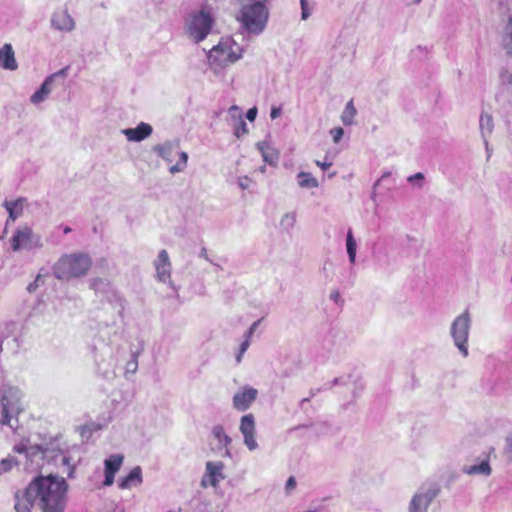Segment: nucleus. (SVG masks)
I'll list each match as a JSON object with an SVG mask.
<instances>
[{"mask_svg": "<svg viewBox=\"0 0 512 512\" xmlns=\"http://www.w3.org/2000/svg\"><path fill=\"white\" fill-rule=\"evenodd\" d=\"M69 484L58 475H39L26 488L14 494L16 512H31L37 507L41 512H64L68 501Z\"/></svg>", "mask_w": 512, "mask_h": 512, "instance_id": "nucleus-1", "label": "nucleus"}, {"mask_svg": "<svg viewBox=\"0 0 512 512\" xmlns=\"http://www.w3.org/2000/svg\"><path fill=\"white\" fill-rule=\"evenodd\" d=\"M92 260L85 253H70L62 255L53 265L52 272L58 280L80 278L89 272Z\"/></svg>", "mask_w": 512, "mask_h": 512, "instance_id": "nucleus-2", "label": "nucleus"}, {"mask_svg": "<svg viewBox=\"0 0 512 512\" xmlns=\"http://www.w3.org/2000/svg\"><path fill=\"white\" fill-rule=\"evenodd\" d=\"M269 9L265 4L243 3L237 15V20L250 34L259 35L268 23Z\"/></svg>", "mask_w": 512, "mask_h": 512, "instance_id": "nucleus-3", "label": "nucleus"}, {"mask_svg": "<svg viewBox=\"0 0 512 512\" xmlns=\"http://www.w3.org/2000/svg\"><path fill=\"white\" fill-rule=\"evenodd\" d=\"M22 398L23 393L16 386L3 385L0 388V403L2 413L0 423L2 425H8L9 427L14 428L12 421L15 420V423H17V417L23 411Z\"/></svg>", "mask_w": 512, "mask_h": 512, "instance_id": "nucleus-4", "label": "nucleus"}, {"mask_svg": "<svg viewBox=\"0 0 512 512\" xmlns=\"http://www.w3.org/2000/svg\"><path fill=\"white\" fill-rule=\"evenodd\" d=\"M243 48L231 37H225L208 52L211 66L226 67L242 58Z\"/></svg>", "mask_w": 512, "mask_h": 512, "instance_id": "nucleus-5", "label": "nucleus"}, {"mask_svg": "<svg viewBox=\"0 0 512 512\" xmlns=\"http://www.w3.org/2000/svg\"><path fill=\"white\" fill-rule=\"evenodd\" d=\"M215 17L208 10L192 12L185 20V32L195 43L203 41L211 32Z\"/></svg>", "mask_w": 512, "mask_h": 512, "instance_id": "nucleus-6", "label": "nucleus"}, {"mask_svg": "<svg viewBox=\"0 0 512 512\" xmlns=\"http://www.w3.org/2000/svg\"><path fill=\"white\" fill-rule=\"evenodd\" d=\"M471 329V314L468 309H465L458 315L450 326V335L453 339L454 345L458 348L460 353L467 357L468 352V338Z\"/></svg>", "mask_w": 512, "mask_h": 512, "instance_id": "nucleus-7", "label": "nucleus"}, {"mask_svg": "<svg viewBox=\"0 0 512 512\" xmlns=\"http://www.w3.org/2000/svg\"><path fill=\"white\" fill-rule=\"evenodd\" d=\"M156 152L166 162H172L176 155H179V161L169 168L171 174H176L185 170L188 161V154L179 151V141H167L153 147Z\"/></svg>", "mask_w": 512, "mask_h": 512, "instance_id": "nucleus-8", "label": "nucleus"}, {"mask_svg": "<svg viewBox=\"0 0 512 512\" xmlns=\"http://www.w3.org/2000/svg\"><path fill=\"white\" fill-rule=\"evenodd\" d=\"M10 243L12 250L15 252L20 250L30 251L43 247L41 236L34 233L28 226L17 229L13 234Z\"/></svg>", "mask_w": 512, "mask_h": 512, "instance_id": "nucleus-9", "label": "nucleus"}, {"mask_svg": "<svg viewBox=\"0 0 512 512\" xmlns=\"http://www.w3.org/2000/svg\"><path fill=\"white\" fill-rule=\"evenodd\" d=\"M239 430L243 435L244 444L250 451L258 448L256 435V423L253 414H246L240 419Z\"/></svg>", "mask_w": 512, "mask_h": 512, "instance_id": "nucleus-10", "label": "nucleus"}, {"mask_svg": "<svg viewBox=\"0 0 512 512\" xmlns=\"http://www.w3.org/2000/svg\"><path fill=\"white\" fill-rule=\"evenodd\" d=\"M438 494V489L430 488L419 491L412 497L408 511L409 512H427L430 504Z\"/></svg>", "mask_w": 512, "mask_h": 512, "instance_id": "nucleus-11", "label": "nucleus"}, {"mask_svg": "<svg viewBox=\"0 0 512 512\" xmlns=\"http://www.w3.org/2000/svg\"><path fill=\"white\" fill-rule=\"evenodd\" d=\"M154 267L156 270V278L162 283H168L173 289H175L173 282L171 281V262L169 259L168 252L162 249L154 261Z\"/></svg>", "mask_w": 512, "mask_h": 512, "instance_id": "nucleus-12", "label": "nucleus"}, {"mask_svg": "<svg viewBox=\"0 0 512 512\" xmlns=\"http://www.w3.org/2000/svg\"><path fill=\"white\" fill-rule=\"evenodd\" d=\"M223 470L224 464L221 461H208L206 463L205 473L201 480V485L203 487H207L208 485L216 487L218 483L225 478Z\"/></svg>", "mask_w": 512, "mask_h": 512, "instance_id": "nucleus-13", "label": "nucleus"}, {"mask_svg": "<svg viewBox=\"0 0 512 512\" xmlns=\"http://www.w3.org/2000/svg\"><path fill=\"white\" fill-rule=\"evenodd\" d=\"M258 396L257 389L251 386H245L237 391L233 396V407L237 411H246L250 408L252 403L256 400Z\"/></svg>", "mask_w": 512, "mask_h": 512, "instance_id": "nucleus-14", "label": "nucleus"}, {"mask_svg": "<svg viewBox=\"0 0 512 512\" xmlns=\"http://www.w3.org/2000/svg\"><path fill=\"white\" fill-rule=\"evenodd\" d=\"M65 71H66V69H62V70L50 75L49 77H47L44 80V82L41 84L40 88L31 95L30 101L33 104H39V103L43 102L44 100H46V98L52 91V84L54 82V79L58 75H65Z\"/></svg>", "mask_w": 512, "mask_h": 512, "instance_id": "nucleus-15", "label": "nucleus"}, {"mask_svg": "<svg viewBox=\"0 0 512 512\" xmlns=\"http://www.w3.org/2000/svg\"><path fill=\"white\" fill-rule=\"evenodd\" d=\"M51 25L59 31L70 32L75 27V22L66 9L56 11L51 17Z\"/></svg>", "mask_w": 512, "mask_h": 512, "instance_id": "nucleus-16", "label": "nucleus"}, {"mask_svg": "<svg viewBox=\"0 0 512 512\" xmlns=\"http://www.w3.org/2000/svg\"><path fill=\"white\" fill-rule=\"evenodd\" d=\"M152 126L148 123L141 122L136 128H128L123 130V134L129 141L140 142L152 134Z\"/></svg>", "mask_w": 512, "mask_h": 512, "instance_id": "nucleus-17", "label": "nucleus"}, {"mask_svg": "<svg viewBox=\"0 0 512 512\" xmlns=\"http://www.w3.org/2000/svg\"><path fill=\"white\" fill-rule=\"evenodd\" d=\"M479 129L486 151L489 152L488 138L491 136L494 130V121L490 113L484 111L481 113L479 119Z\"/></svg>", "mask_w": 512, "mask_h": 512, "instance_id": "nucleus-18", "label": "nucleus"}, {"mask_svg": "<svg viewBox=\"0 0 512 512\" xmlns=\"http://www.w3.org/2000/svg\"><path fill=\"white\" fill-rule=\"evenodd\" d=\"M462 472L466 475H483L485 477L490 476L492 473V468L490 466L489 455L483 458L479 463L464 465Z\"/></svg>", "mask_w": 512, "mask_h": 512, "instance_id": "nucleus-19", "label": "nucleus"}, {"mask_svg": "<svg viewBox=\"0 0 512 512\" xmlns=\"http://www.w3.org/2000/svg\"><path fill=\"white\" fill-rule=\"evenodd\" d=\"M0 66L10 71H14L18 68V63L11 44H4L2 48H0Z\"/></svg>", "mask_w": 512, "mask_h": 512, "instance_id": "nucleus-20", "label": "nucleus"}, {"mask_svg": "<svg viewBox=\"0 0 512 512\" xmlns=\"http://www.w3.org/2000/svg\"><path fill=\"white\" fill-rule=\"evenodd\" d=\"M142 481V469L141 467L136 466L119 482V488L130 489L132 487H137L142 483Z\"/></svg>", "mask_w": 512, "mask_h": 512, "instance_id": "nucleus-21", "label": "nucleus"}, {"mask_svg": "<svg viewBox=\"0 0 512 512\" xmlns=\"http://www.w3.org/2000/svg\"><path fill=\"white\" fill-rule=\"evenodd\" d=\"M99 372L106 378L113 377L115 375V369L117 361L112 354L108 355L107 359H100L97 361Z\"/></svg>", "mask_w": 512, "mask_h": 512, "instance_id": "nucleus-22", "label": "nucleus"}, {"mask_svg": "<svg viewBox=\"0 0 512 512\" xmlns=\"http://www.w3.org/2000/svg\"><path fill=\"white\" fill-rule=\"evenodd\" d=\"M257 149L260 151L263 160L268 164H274L279 157L278 152L273 149L268 142L261 141L256 144Z\"/></svg>", "mask_w": 512, "mask_h": 512, "instance_id": "nucleus-23", "label": "nucleus"}, {"mask_svg": "<svg viewBox=\"0 0 512 512\" xmlns=\"http://www.w3.org/2000/svg\"><path fill=\"white\" fill-rule=\"evenodd\" d=\"M24 202H25V199L18 198L15 201H5L3 203V206L6 208V210L9 213V220L15 221L22 215Z\"/></svg>", "mask_w": 512, "mask_h": 512, "instance_id": "nucleus-24", "label": "nucleus"}, {"mask_svg": "<svg viewBox=\"0 0 512 512\" xmlns=\"http://www.w3.org/2000/svg\"><path fill=\"white\" fill-rule=\"evenodd\" d=\"M298 185L301 188H317L319 186L318 180L308 172H300L297 175Z\"/></svg>", "mask_w": 512, "mask_h": 512, "instance_id": "nucleus-25", "label": "nucleus"}, {"mask_svg": "<svg viewBox=\"0 0 512 512\" xmlns=\"http://www.w3.org/2000/svg\"><path fill=\"white\" fill-rule=\"evenodd\" d=\"M346 250L351 264H355L357 243L351 230H348L346 236Z\"/></svg>", "mask_w": 512, "mask_h": 512, "instance_id": "nucleus-26", "label": "nucleus"}, {"mask_svg": "<svg viewBox=\"0 0 512 512\" xmlns=\"http://www.w3.org/2000/svg\"><path fill=\"white\" fill-rule=\"evenodd\" d=\"M212 435L219 442V444L224 447H227L232 441V439L226 434L222 425L213 426Z\"/></svg>", "mask_w": 512, "mask_h": 512, "instance_id": "nucleus-27", "label": "nucleus"}, {"mask_svg": "<svg viewBox=\"0 0 512 512\" xmlns=\"http://www.w3.org/2000/svg\"><path fill=\"white\" fill-rule=\"evenodd\" d=\"M123 459L124 457L120 454L111 455L105 460V470L116 473L120 469Z\"/></svg>", "mask_w": 512, "mask_h": 512, "instance_id": "nucleus-28", "label": "nucleus"}, {"mask_svg": "<svg viewBox=\"0 0 512 512\" xmlns=\"http://www.w3.org/2000/svg\"><path fill=\"white\" fill-rule=\"evenodd\" d=\"M356 115V108L354 107L353 101L350 100L347 102L345 109L341 115V120L344 125L353 124L354 117Z\"/></svg>", "mask_w": 512, "mask_h": 512, "instance_id": "nucleus-29", "label": "nucleus"}, {"mask_svg": "<svg viewBox=\"0 0 512 512\" xmlns=\"http://www.w3.org/2000/svg\"><path fill=\"white\" fill-rule=\"evenodd\" d=\"M504 47L508 53L512 54V16L509 17L503 39Z\"/></svg>", "mask_w": 512, "mask_h": 512, "instance_id": "nucleus-30", "label": "nucleus"}, {"mask_svg": "<svg viewBox=\"0 0 512 512\" xmlns=\"http://www.w3.org/2000/svg\"><path fill=\"white\" fill-rule=\"evenodd\" d=\"M296 223V215L294 213H285L281 220H280V226L286 230L289 231L294 227Z\"/></svg>", "mask_w": 512, "mask_h": 512, "instance_id": "nucleus-31", "label": "nucleus"}, {"mask_svg": "<svg viewBox=\"0 0 512 512\" xmlns=\"http://www.w3.org/2000/svg\"><path fill=\"white\" fill-rule=\"evenodd\" d=\"M101 428H102L101 425L98 423H95V422L87 423L81 427V436L83 438L84 437L88 438L93 432H96V431L100 430Z\"/></svg>", "mask_w": 512, "mask_h": 512, "instance_id": "nucleus-32", "label": "nucleus"}, {"mask_svg": "<svg viewBox=\"0 0 512 512\" xmlns=\"http://www.w3.org/2000/svg\"><path fill=\"white\" fill-rule=\"evenodd\" d=\"M233 126H234V135L237 138H240L249 132L247 124L244 121V119H242L236 123H233Z\"/></svg>", "mask_w": 512, "mask_h": 512, "instance_id": "nucleus-33", "label": "nucleus"}, {"mask_svg": "<svg viewBox=\"0 0 512 512\" xmlns=\"http://www.w3.org/2000/svg\"><path fill=\"white\" fill-rule=\"evenodd\" d=\"M137 369H138L137 355L133 354L131 359L129 361H127V363L125 365V374H126V376L128 374H131V375L135 374Z\"/></svg>", "mask_w": 512, "mask_h": 512, "instance_id": "nucleus-34", "label": "nucleus"}, {"mask_svg": "<svg viewBox=\"0 0 512 512\" xmlns=\"http://www.w3.org/2000/svg\"><path fill=\"white\" fill-rule=\"evenodd\" d=\"M503 455L505 456L509 463H512V437H507L505 439Z\"/></svg>", "mask_w": 512, "mask_h": 512, "instance_id": "nucleus-35", "label": "nucleus"}, {"mask_svg": "<svg viewBox=\"0 0 512 512\" xmlns=\"http://www.w3.org/2000/svg\"><path fill=\"white\" fill-rule=\"evenodd\" d=\"M228 113L234 123L243 119L241 109L236 105L231 106Z\"/></svg>", "mask_w": 512, "mask_h": 512, "instance_id": "nucleus-36", "label": "nucleus"}, {"mask_svg": "<svg viewBox=\"0 0 512 512\" xmlns=\"http://www.w3.org/2000/svg\"><path fill=\"white\" fill-rule=\"evenodd\" d=\"M15 464L16 462L13 459H3L0 462V475L10 471Z\"/></svg>", "mask_w": 512, "mask_h": 512, "instance_id": "nucleus-37", "label": "nucleus"}, {"mask_svg": "<svg viewBox=\"0 0 512 512\" xmlns=\"http://www.w3.org/2000/svg\"><path fill=\"white\" fill-rule=\"evenodd\" d=\"M330 134L333 138V141L335 143H338L341 140V138L343 137L344 130L341 127H336L330 131Z\"/></svg>", "mask_w": 512, "mask_h": 512, "instance_id": "nucleus-38", "label": "nucleus"}, {"mask_svg": "<svg viewBox=\"0 0 512 512\" xmlns=\"http://www.w3.org/2000/svg\"><path fill=\"white\" fill-rule=\"evenodd\" d=\"M61 457V462L63 465L67 466L68 467V471H67V476L69 478H72L73 477V474H74V466H72L70 464V460L67 456L65 455H60Z\"/></svg>", "mask_w": 512, "mask_h": 512, "instance_id": "nucleus-39", "label": "nucleus"}, {"mask_svg": "<svg viewBox=\"0 0 512 512\" xmlns=\"http://www.w3.org/2000/svg\"><path fill=\"white\" fill-rule=\"evenodd\" d=\"M300 4H301V10H302L301 18H302V20H306V19H308V17L311 14L310 9L308 7L307 0H300Z\"/></svg>", "mask_w": 512, "mask_h": 512, "instance_id": "nucleus-40", "label": "nucleus"}, {"mask_svg": "<svg viewBox=\"0 0 512 512\" xmlns=\"http://www.w3.org/2000/svg\"><path fill=\"white\" fill-rule=\"evenodd\" d=\"M252 180L248 176H242L238 178V186L242 190H246L250 187Z\"/></svg>", "mask_w": 512, "mask_h": 512, "instance_id": "nucleus-41", "label": "nucleus"}, {"mask_svg": "<svg viewBox=\"0 0 512 512\" xmlns=\"http://www.w3.org/2000/svg\"><path fill=\"white\" fill-rule=\"evenodd\" d=\"M424 180V174L421 173V172H418L414 175H411L407 178V181L409 183H415V182H419V186L421 187L422 186V181Z\"/></svg>", "mask_w": 512, "mask_h": 512, "instance_id": "nucleus-42", "label": "nucleus"}, {"mask_svg": "<svg viewBox=\"0 0 512 512\" xmlns=\"http://www.w3.org/2000/svg\"><path fill=\"white\" fill-rule=\"evenodd\" d=\"M14 451L17 453H24L27 457H30V452L28 449V444L22 442L14 447Z\"/></svg>", "mask_w": 512, "mask_h": 512, "instance_id": "nucleus-43", "label": "nucleus"}, {"mask_svg": "<svg viewBox=\"0 0 512 512\" xmlns=\"http://www.w3.org/2000/svg\"><path fill=\"white\" fill-rule=\"evenodd\" d=\"M296 487V480L293 476L289 477L285 484V490L290 493Z\"/></svg>", "mask_w": 512, "mask_h": 512, "instance_id": "nucleus-44", "label": "nucleus"}, {"mask_svg": "<svg viewBox=\"0 0 512 512\" xmlns=\"http://www.w3.org/2000/svg\"><path fill=\"white\" fill-rule=\"evenodd\" d=\"M115 474L116 473H114V472H109V471L105 470V480H104L105 486H111L113 484Z\"/></svg>", "mask_w": 512, "mask_h": 512, "instance_id": "nucleus-45", "label": "nucleus"}, {"mask_svg": "<svg viewBox=\"0 0 512 512\" xmlns=\"http://www.w3.org/2000/svg\"><path fill=\"white\" fill-rule=\"evenodd\" d=\"M500 77L504 83L512 84V73L511 72H509L507 70L502 71L500 74Z\"/></svg>", "mask_w": 512, "mask_h": 512, "instance_id": "nucleus-46", "label": "nucleus"}, {"mask_svg": "<svg viewBox=\"0 0 512 512\" xmlns=\"http://www.w3.org/2000/svg\"><path fill=\"white\" fill-rule=\"evenodd\" d=\"M282 114V109L280 107L273 106L271 108L270 117L271 119H277Z\"/></svg>", "mask_w": 512, "mask_h": 512, "instance_id": "nucleus-47", "label": "nucleus"}, {"mask_svg": "<svg viewBox=\"0 0 512 512\" xmlns=\"http://www.w3.org/2000/svg\"><path fill=\"white\" fill-rule=\"evenodd\" d=\"M257 116V108L256 107H252L250 108L247 113H246V118L249 120V121H254L255 118Z\"/></svg>", "mask_w": 512, "mask_h": 512, "instance_id": "nucleus-48", "label": "nucleus"}, {"mask_svg": "<svg viewBox=\"0 0 512 512\" xmlns=\"http://www.w3.org/2000/svg\"><path fill=\"white\" fill-rule=\"evenodd\" d=\"M259 323H260V320L255 321V322L250 326L249 330H248V331L246 332V334H245V338L250 339V338L252 337V335H253V333L255 332V330H256V328H257V326L259 325Z\"/></svg>", "mask_w": 512, "mask_h": 512, "instance_id": "nucleus-49", "label": "nucleus"}, {"mask_svg": "<svg viewBox=\"0 0 512 512\" xmlns=\"http://www.w3.org/2000/svg\"><path fill=\"white\" fill-rule=\"evenodd\" d=\"M28 449L30 452V456H34L38 453H41L40 447L38 445H28Z\"/></svg>", "mask_w": 512, "mask_h": 512, "instance_id": "nucleus-50", "label": "nucleus"}, {"mask_svg": "<svg viewBox=\"0 0 512 512\" xmlns=\"http://www.w3.org/2000/svg\"><path fill=\"white\" fill-rule=\"evenodd\" d=\"M249 346H250V339L245 338V340L241 343L239 350L241 351V353H245L247 351V349L249 348Z\"/></svg>", "mask_w": 512, "mask_h": 512, "instance_id": "nucleus-51", "label": "nucleus"}, {"mask_svg": "<svg viewBox=\"0 0 512 512\" xmlns=\"http://www.w3.org/2000/svg\"><path fill=\"white\" fill-rule=\"evenodd\" d=\"M315 163H316V165H317L318 167H320V168H321V169H323V170H327V169H328V168H330V167H331V165H332V163H331V162H321V161H319V160H316V161H315Z\"/></svg>", "mask_w": 512, "mask_h": 512, "instance_id": "nucleus-52", "label": "nucleus"}, {"mask_svg": "<svg viewBox=\"0 0 512 512\" xmlns=\"http://www.w3.org/2000/svg\"><path fill=\"white\" fill-rule=\"evenodd\" d=\"M239 3H258L261 2V4H265L268 0H237Z\"/></svg>", "mask_w": 512, "mask_h": 512, "instance_id": "nucleus-53", "label": "nucleus"}, {"mask_svg": "<svg viewBox=\"0 0 512 512\" xmlns=\"http://www.w3.org/2000/svg\"><path fill=\"white\" fill-rule=\"evenodd\" d=\"M390 175H391V173H390V172H385V173L382 175V177H381L379 180H377V181H376V183L374 184V188H375L377 185H379V183H380L384 178L389 177Z\"/></svg>", "mask_w": 512, "mask_h": 512, "instance_id": "nucleus-54", "label": "nucleus"}, {"mask_svg": "<svg viewBox=\"0 0 512 512\" xmlns=\"http://www.w3.org/2000/svg\"><path fill=\"white\" fill-rule=\"evenodd\" d=\"M100 283H102L101 279H93L92 282H91V287L96 289L97 286H99Z\"/></svg>", "mask_w": 512, "mask_h": 512, "instance_id": "nucleus-55", "label": "nucleus"}, {"mask_svg": "<svg viewBox=\"0 0 512 512\" xmlns=\"http://www.w3.org/2000/svg\"><path fill=\"white\" fill-rule=\"evenodd\" d=\"M339 298H340L339 292L336 291V292L331 294V299H333L334 301L337 302Z\"/></svg>", "mask_w": 512, "mask_h": 512, "instance_id": "nucleus-56", "label": "nucleus"}, {"mask_svg": "<svg viewBox=\"0 0 512 512\" xmlns=\"http://www.w3.org/2000/svg\"><path fill=\"white\" fill-rule=\"evenodd\" d=\"M243 355H244V353H241V351L239 350L238 354L236 355V362L238 364L242 361Z\"/></svg>", "mask_w": 512, "mask_h": 512, "instance_id": "nucleus-57", "label": "nucleus"}, {"mask_svg": "<svg viewBox=\"0 0 512 512\" xmlns=\"http://www.w3.org/2000/svg\"><path fill=\"white\" fill-rule=\"evenodd\" d=\"M199 256H200V257L205 258L206 260H208L207 253H206V250H205V249H203V250L200 252V255H199Z\"/></svg>", "mask_w": 512, "mask_h": 512, "instance_id": "nucleus-58", "label": "nucleus"}, {"mask_svg": "<svg viewBox=\"0 0 512 512\" xmlns=\"http://www.w3.org/2000/svg\"><path fill=\"white\" fill-rule=\"evenodd\" d=\"M70 232H71V228H70V227H68V226H66V227L64 228V233H65V234H67V233H70Z\"/></svg>", "mask_w": 512, "mask_h": 512, "instance_id": "nucleus-59", "label": "nucleus"}, {"mask_svg": "<svg viewBox=\"0 0 512 512\" xmlns=\"http://www.w3.org/2000/svg\"><path fill=\"white\" fill-rule=\"evenodd\" d=\"M421 0H415L416 3H419Z\"/></svg>", "mask_w": 512, "mask_h": 512, "instance_id": "nucleus-60", "label": "nucleus"}]
</instances>
